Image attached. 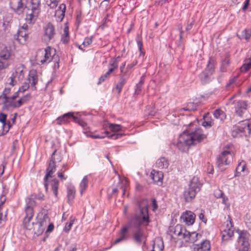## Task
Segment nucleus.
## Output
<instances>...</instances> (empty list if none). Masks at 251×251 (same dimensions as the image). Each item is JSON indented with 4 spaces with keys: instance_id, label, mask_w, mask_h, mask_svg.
I'll return each instance as SVG.
<instances>
[{
    "instance_id": "f257e3e1",
    "label": "nucleus",
    "mask_w": 251,
    "mask_h": 251,
    "mask_svg": "<svg viewBox=\"0 0 251 251\" xmlns=\"http://www.w3.org/2000/svg\"><path fill=\"white\" fill-rule=\"evenodd\" d=\"M197 122L191 123L187 126V128L181 134L177 140L176 147L179 150L182 152L188 150L189 147L196 142H201L205 138V135L202 133L201 129L197 127Z\"/></svg>"
},
{
    "instance_id": "f03ea898",
    "label": "nucleus",
    "mask_w": 251,
    "mask_h": 251,
    "mask_svg": "<svg viewBox=\"0 0 251 251\" xmlns=\"http://www.w3.org/2000/svg\"><path fill=\"white\" fill-rule=\"evenodd\" d=\"M150 222L148 209L146 206L140 207V212L129 221L128 223V226L129 227H138V229L133 234L134 239L137 243H145L147 235L145 233L144 230L142 228L139 227V226H147Z\"/></svg>"
},
{
    "instance_id": "7ed1b4c3",
    "label": "nucleus",
    "mask_w": 251,
    "mask_h": 251,
    "mask_svg": "<svg viewBox=\"0 0 251 251\" xmlns=\"http://www.w3.org/2000/svg\"><path fill=\"white\" fill-rule=\"evenodd\" d=\"M59 57L56 54V50L51 47L38 50L35 56L34 61L37 65H46L52 61L54 63L53 69L59 68Z\"/></svg>"
},
{
    "instance_id": "20e7f679",
    "label": "nucleus",
    "mask_w": 251,
    "mask_h": 251,
    "mask_svg": "<svg viewBox=\"0 0 251 251\" xmlns=\"http://www.w3.org/2000/svg\"><path fill=\"white\" fill-rule=\"evenodd\" d=\"M168 232L172 238L180 241L182 243H194L201 236L196 232H190L178 224L175 226L170 227Z\"/></svg>"
},
{
    "instance_id": "39448f33",
    "label": "nucleus",
    "mask_w": 251,
    "mask_h": 251,
    "mask_svg": "<svg viewBox=\"0 0 251 251\" xmlns=\"http://www.w3.org/2000/svg\"><path fill=\"white\" fill-rule=\"evenodd\" d=\"M55 152L52 154L51 160L49 163V166L47 169V173L44 177V186L46 191L50 190L53 193L54 196V201H56L57 200L58 189L59 186L58 181L55 178H53L52 175L56 171V166L55 164V161L53 160V155L54 154Z\"/></svg>"
},
{
    "instance_id": "423d86ee",
    "label": "nucleus",
    "mask_w": 251,
    "mask_h": 251,
    "mask_svg": "<svg viewBox=\"0 0 251 251\" xmlns=\"http://www.w3.org/2000/svg\"><path fill=\"white\" fill-rule=\"evenodd\" d=\"M71 118H73L75 122L82 127L83 132L87 137L92 138H102L104 137V135H94L89 130V127L87 126V123L82 120L75 117L74 113L68 112L65 113L62 116L57 118L56 121L58 125H61L68 123Z\"/></svg>"
},
{
    "instance_id": "0eeeda50",
    "label": "nucleus",
    "mask_w": 251,
    "mask_h": 251,
    "mask_svg": "<svg viewBox=\"0 0 251 251\" xmlns=\"http://www.w3.org/2000/svg\"><path fill=\"white\" fill-rule=\"evenodd\" d=\"M102 128L105 130L104 132L98 135H104L102 139L107 137L109 139H117L125 135L122 133H118L120 131H124L125 128L120 125L111 124L107 121H104L102 125ZM94 135H97L95 133L92 132Z\"/></svg>"
},
{
    "instance_id": "6e6552de",
    "label": "nucleus",
    "mask_w": 251,
    "mask_h": 251,
    "mask_svg": "<svg viewBox=\"0 0 251 251\" xmlns=\"http://www.w3.org/2000/svg\"><path fill=\"white\" fill-rule=\"evenodd\" d=\"M25 67L23 65L20 64L17 66L15 70V71L12 73L11 76L8 78L6 82V87L4 89L3 94L4 96L5 99L6 96H9L11 88L17 85L20 82L24 77Z\"/></svg>"
},
{
    "instance_id": "1a4fd4ad",
    "label": "nucleus",
    "mask_w": 251,
    "mask_h": 251,
    "mask_svg": "<svg viewBox=\"0 0 251 251\" xmlns=\"http://www.w3.org/2000/svg\"><path fill=\"white\" fill-rule=\"evenodd\" d=\"M234 156L232 146H227L224 148L222 153L217 157V164L222 171L225 170V166L229 165L232 161Z\"/></svg>"
},
{
    "instance_id": "9d476101",
    "label": "nucleus",
    "mask_w": 251,
    "mask_h": 251,
    "mask_svg": "<svg viewBox=\"0 0 251 251\" xmlns=\"http://www.w3.org/2000/svg\"><path fill=\"white\" fill-rule=\"evenodd\" d=\"M201 184L197 177H193L190 180L188 187L184 192V197L187 202L191 201L196 197L197 193L200 191Z\"/></svg>"
},
{
    "instance_id": "9b49d317",
    "label": "nucleus",
    "mask_w": 251,
    "mask_h": 251,
    "mask_svg": "<svg viewBox=\"0 0 251 251\" xmlns=\"http://www.w3.org/2000/svg\"><path fill=\"white\" fill-rule=\"evenodd\" d=\"M251 133V122L249 120L241 121L234 126L232 131V136L236 137L239 133L248 136Z\"/></svg>"
},
{
    "instance_id": "f8f14e48",
    "label": "nucleus",
    "mask_w": 251,
    "mask_h": 251,
    "mask_svg": "<svg viewBox=\"0 0 251 251\" xmlns=\"http://www.w3.org/2000/svg\"><path fill=\"white\" fill-rule=\"evenodd\" d=\"M11 62L10 48L5 46H1L0 49V71L7 68Z\"/></svg>"
},
{
    "instance_id": "ddd939ff",
    "label": "nucleus",
    "mask_w": 251,
    "mask_h": 251,
    "mask_svg": "<svg viewBox=\"0 0 251 251\" xmlns=\"http://www.w3.org/2000/svg\"><path fill=\"white\" fill-rule=\"evenodd\" d=\"M38 81V74L35 70H31L28 74V77L26 81L19 89L18 92L23 93L29 88L30 84L31 89H35V86Z\"/></svg>"
},
{
    "instance_id": "4468645a",
    "label": "nucleus",
    "mask_w": 251,
    "mask_h": 251,
    "mask_svg": "<svg viewBox=\"0 0 251 251\" xmlns=\"http://www.w3.org/2000/svg\"><path fill=\"white\" fill-rule=\"evenodd\" d=\"M234 228L231 222V219L228 216L226 221L224 223L221 229L222 238L224 240H227L233 236Z\"/></svg>"
},
{
    "instance_id": "2eb2a0df",
    "label": "nucleus",
    "mask_w": 251,
    "mask_h": 251,
    "mask_svg": "<svg viewBox=\"0 0 251 251\" xmlns=\"http://www.w3.org/2000/svg\"><path fill=\"white\" fill-rule=\"evenodd\" d=\"M214 60L209 59L206 70L200 75L201 80L204 83H207L212 79L211 75L214 72Z\"/></svg>"
},
{
    "instance_id": "dca6fc26",
    "label": "nucleus",
    "mask_w": 251,
    "mask_h": 251,
    "mask_svg": "<svg viewBox=\"0 0 251 251\" xmlns=\"http://www.w3.org/2000/svg\"><path fill=\"white\" fill-rule=\"evenodd\" d=\"M238 234L237 242L243 249L247 248L250 246L249 238L250 234L249 232L244 230H237L236 231Z\"/></svg>"
},
{
    "instance_id": "f3484780",
    "label": "nucleus",
    "mask_w": 251,
    "mask_h": 251,
    "mask_svg": "<svg viewBox=\"0 0 251 251\" xmlns=\"http://www.w3.org/2000/svg\"><path fill=\"white\" fill-rule=\"evenodd\" d=\"M27 0H12L10 5L19 14L23 12L25 8H27Z\"/></svg>"
},
{
    "instance_id": "a211bd4d",
    "label": "nucleus",
    "mask_w": 251,
    "mask_h": 251,
    "mask_svg": "<svg viewBox=\"0 0 251 251\" xmlns=\"http://www.w3.org/2000/svg\"><path fill=\"white\" fill-rule=\"evenodd\" d=\"M34 9L35 10L30 7H27L26 10L25 20L26 23L28 24H34L36 22L41 12L36 10V8Z\"/></svg>"
},
{
    "instance_id": "6ab92c4d",
    "label": "nucleus",
    "mask_w": 251,
    "mask_h": 251,
    "mask_svg": "<svg viewBox=\"0 0 251 251\" xmlns=\"http://www.w3.org/2000/svg\"><path fill=\"white\" fill-rule=\"evenodd\" d=\"M43 37L46 42L50 41L55 35L54 26L50 23L47 24L43 27Z\"/></svg>"
},
{
    "instance_id": "aec40b11",
    "label": "nucleus",
    "mask_w": 251,
    "mask_h": 251,
    "mask_svg": "<svg viewBox=\"0 0 251 251\" xmlns=\"http://www.w3.org/2000/svg\"><path fill=\"white\" fill-rule=\"evenodd\" d=\"M196 215L192 211H186L180 216V220L188 226L192 225L195 221Z\"/></svg>"
},
{
    "instance_id": "412c9836",
    "label": "nucleus",
    "mask_w": 251,
    "mask_h": 251,
    "mask_svg": "<svg viewBox=\"0 0 251 251\" xmlns=\"http://www.w3.org/2000/svg\"><path fill=\"white\" fill-rule=\"evenodd\" d=\"M154 183L158 185H161L163 182V174L161 171L152 170L150 175Z\"/></svg>"
},
{
    "instance_id": "4be33fe9",
    "label": "nucleus",
    "mask_w": 251,
    "mask_h": 251,
    "mask_svg": "<svg viewBox=\"0 0 251 251\" xmlns=\"http://www.w3.org/2000/svg\"><path fill=\"white\" fill-rule=\"evenodd\" d=\"M65 11L66 5L64 3H61L55 11L54 17L57 22H60L63 20Z\"/></svg>"
},
{
    "instance_id": "5701e85b",
    "label": "nucleus",
    "mask_w": 251,
    "mask_h": 251,
    "mask_svg": "<svg viewBox=\"0 0 251 251\" xmlns=\"http://www.w3.org/2000/svg\"><path fill=\"white\" fill-rule=\"evenodd\" d=\"M14 38L20 44H25L28 38L27 31L24 29H19L17 34L15 35Z\"/></svg>"
},
{
    "instance_id": "b1692460",
    "label": "nucleus",
    "mask_w": 251,
    "mask_h": 251,
    "mask_svg": "<svg viewBox=\"0 0 251 251\" xmlns=\"http://www.w3.org/2000/svg\"><path fill=\"white\" fill-rule=\"evenodd\" d=\"M211 244L209 240H205L200 244L196 245L193 248V251H210Z\"/></svg>"
},
{
    "instance_id": "393cba45",
    "label": "nucleus",
    "mask_w": 251,
    "mask_h": 251,
    "mask_svg": "<svg viewBox=\"0 0 251 251\" xmlns=\"http://www.w3.org/2000/svg\"><path fill=\"white\" fill-rule=\"evenodd\" d=\"M129 227V226H125L121 229L119 234V237L113 242V244H118L126 241L127 239V231Z\"/></svg>"
},
{
    "instance_id": "a878e982",
    "label": "nucleus",
    "mask_w": 251,
    "mask_h": 251,
    "mask_svg": "<svg viewBox=\"0 0 251 251\" xmlns=\"http://www.w3.org/2000/svg\"><path fill=\"white\" fill-rule=\"evenodd\" d=\"M7 115L6 114L0 113V122L2 124L3 130L2 132V135L6 134L9 130L11 125L10 122L6 123V120Z\"/></svg>"
},
{
    "instance_id": "bb28decb",
    "label": "nucleus",
    "mask_w": 251,
    "mask_h": 251,
    "mask_svg": "<svg viewBox=\"0 0 251 251\" xmlns=\"http://www.w3.org/2000/svg\"><path fill=\"white\" fill-rule=\"evenodd\" d=\"M33 213H31V211H28V213H26V215L24 219L23 224L25 228L30 230L33 228L34 226L33 223H30L31 220L32 219Z\"/></svg>"
},
{
    "instance_id": "cd10ccee",
    "label": "nucleus",
    "mask_w": 251,
    "mask_h": 251,
    "mask_svg": "<svg viewBox=\"0 0 251 251\" xmlns=\"http://www.w3.org/2000/svg\"><path fill=\"white\" fill-rule=\"evenodd\" d=\"M247 104L245 101H239L235 107L236 113L241 116L247 109Z\"/></svg>"
},
{
    "instance_id": "c85d7f7f",
    "label": "nucleus",
    "mask_w": 251,
    "mask_h": 251,
    "mask_svg": "<svg viewBox=\"0 0 251 251\" xmlns=\"http://www.w3.org/2000/svg\"><path fill=\"white\" fill-rule=\"evenodd\" d=\"M169 165V160L164 157L158 158L156 162V166L160 169H166Z\"/></svg>"
},
{
    "instance_id": "c756f323",
    "label": "nucleus",
    "mask_w": 251,
    "mask_h": 251,
    "mask_svg": "<svg viewBox=\"0 0 251 251\" xmlns=\"http://www.w3.org/2000/svg\"><path fill=\"white\" fill-rule=\"evenodd\" d=\"M126 65V62H123L120 67L121 75L125 77L126 78H129L130 75L132 73V71L130 69H127V67H126L125 68V66Z\"/></svg>"
},
{
    "instance_id": "7c9ffc66",
    "label": "nucleus",
    "mask_w": 251,
    "mask_h": 251,
    "mask_svg": "<svg viewBox=\"0 0 251 251\" xmlns=\"http://www.w3.org/2000/svg\"><path fill=\"white\" fill-rule=\"evenodd\" d=\"M88 176H85L81 181L79 186V190L81 195H82L83 193L86 191L88 187Z\"/></svg>"
},
{
    "instance_id": "2f4dec72",
    "label": "nucleus",
    "mask_w": 251,
    "mask_h": 251,
    "mask_svg": "<svg viewBox=\"0 0 251 251\" xmlns=\"http://www.w3.org/2000/svg\"><path fill=\"white\" fill-rule=\"evenodd\" d=\"M36 205L35 201L31 198H28L26 199L25 213H28V211H31V213H33V207Z\"/></svg>"
},
{
    "instance_id": "473e14b6",
    "label": "nucleus",
    "mask_w": 251,
    "mask_h": 251,
    "mask_svg": "<svg viewBox=\"0 0 251 251\" xmlns=\"http://www.w3.org/2000/svg\"><path fill=\"white\" fill-rule=\"evenodd\" d=\"M213 115L216 119L222 122H223L226 117L225 112L220 109L215 110L213 113Z\"/></svg>"
},
{
    "instance_id": "72a5a7b5",
    "label": "nucleus",
    "mask_w": 251,
    "mask_h": 251,
    "mask_svg": "<svg viewBox=\"0 0 251 251\" xmlns=\"http://www.w3.org/2000/svg\"><path fill=\"white\" fill-rule=\"evenodd\" d=\"M164 245L162 240H158L154 242L150 251H163Z\"/></svg>"
},
{
    "instance_id": "f704fd0d",
    "label": "nucleus",
    "mask_w": 251,
    "mask_h": 251,
    "mask_svg": "<svg viewBox=\"0 0 251 251\" xmlns=\"http://www.w3.org/2000/svg\"><path fill=\"white\" fill-rule=\"evenodd\" d=\"M27 7H30L35 10L41 11V1L40 0H30V3L27 4Z\"/></svg>"
},
{
    "instance_id": "c9c22d12",
    "label": "nucleus",
    "mask_w": 251,
    "mask_h": 251,
    "mask_svg": "<svg viewBox=\"0 0 251 251\" xmlns=\"http://www.w3.org/2000/svg\"><path fill=\"white\" fill-rule=\"evenodd\" d=\"M75 186L70 185L67 188V196L69 201H72L75 198Z\"/></svg>"
},
{
    "instance_id": "e433bc0d",
    "label": "nucleus",
    "mask_w": 251,
    "mask_h": 251,
    "mask_svg": "<svg viewBox=\"0 0 251 251\" xmlns=\"http://www.w3.org/2000/svg\"><path fill=\"white\" fill-rule=\"evenodd\" d=\"M128 79V78L124 77L120 75V78L116 87V89L118 91V93H120L121 92L124 85L126 84Z\"/></svg>"
},
{
    "instance_id": "4c0bfd02",
    "label": "nucleus",
    "mask_w": 251,
    "mask_h": 251,
    "mask_svg": "<svg viewBox=\"0 0 251 251\" xmlns=\"http://www.w3.org/2000/svg\"><path fill=\"white\" fill-rule=\"evenodd\" d=\"M128 184L127 180L126 178H123L122 179H119V188L122 190L123 192V195H125L126 187Z\"/></svg>"
},
{
    "instance_id": "58836bf2",
    "label": "nucleus",
    "mask_w": 251,
    "mask_h": 251,
    "mask_svg": "<svg viewBox=\"0 0 251 251\" xmlns=\"http://www.w3.org/2000/svg\"><path fill=\"white\" fill-rule=\"evenodd\" d=\"M119 57H117L116 58H113L111 60L109 65L111 66L109 69H112V72L118 68V63L119 62Z\"/></svg>"
},
{
    "instance_id": "ea45409f",
    "label": "nucleus",
    "mask_w": 251,
    "mask_h": 251,
    "mask_svg": "<svg viewBox=\"0 0 251 251\" xmlns=\"http://www.w3.org/2000/svg\"><path fill=\"white\" fill-rule=\"evenodd\" d=\"M19 92L18 91L12 96H6L5 99L6 102L9 103V105L11 106V103L15 102L16 101L15 99L19 96Z\"/></svg>"
},
{
    "instance_id": "a19ab883",
    "label": "nucleus",
    "mask_w": 251,
    "mask_h": 251,
    "mask_svg": "<svg viewBox=\"0 0 251 251\" xmlns=\"http://www.w3.org/2000/svg\"><path fill=\"white\" fill-rule=\"evenodd\" d=\"M60 0H45L46 4L51 9L56 8Z\"/></svg>"
},
{
    "instance_id": "79ce46f5",
    "label": "nucleus",
    "mask_w": 251,
    "mask_h": 251,
    "mask_svg": "<svg viewBox=\"0 0 251 251\" xmlns=\"http://www.w3.org/2000/svg\"><path fill=\"white\" fill-rule=\"evenodd\" d=\"M203 119L204 121L202 123V125L203 126L207 128L211 127L213 125V122L212 120L209 118L207 116H204Z\"/></svg>"
},
{
    "instance_id": "37998d69",
    "label": "nucleus",
    "mask_w": 251,
    "mask_h": 251,
    "mask_svg": "<svg viewBox=\"0 0 251 251\" xmlns=\"http://www.w3.org/2000/svg\"><path fill=\"white\" fill-rule=\"evenodd\" d=\"M197 103L196 101L189 102L186 106V108H184V110L188 111H194L197 109Z\"/></svg>"
},
{
    "instance_id": "c03bdc74",
    "label": "nucleus",
    "mask_w": 251,
    "mask_h": 251,
    "mask_svg": "<svg viewBox=\"0 0 251 251\" xmlns=\"http://www.w3.org/2000/svg\"><path fill=\"white\" fill-rule=\"evenodd\" d=\"M245 168H246L245 162L244 161H242L238 164V165L236 168V171L238 173H241V172H244L245 171Z\"/></svg>"
},
{
    "instance_id": "a18cd8bd",
    "label": "nucleus",
    "mask_w": 251,
    "mask_h": 251,
    "mask_svg": "<svg viewBox=\"0 0 251 251\" xmlns=\"http://www.w3.org/2000/svg\"><path fill=\"white\" fill-rule=\"evenodd\" d=\"M64 34L61 37V41L63 44H67L69 41V37L68 36V32L67 29L65 28L64 31Z\"/></svg>"
},
{
    "instance_id": "49530a36",
    "label": "nucleus",
    "mask_w": 251,
    "mask_h": 251,
    "mask_svg": "<svg viewBox=\"0 0 251 251\" xmlns=\"http://www.w3.org/2000/svg\"><path fill=\"white\" fill-rule=\"evenodd\" d=\"M112 73V69H109L108 71L103 75L101 76L99 79V83H100L103 82L107 78L109 77L111 74Z\"/></svg>"
},
{
    "instance_id": "de8ad7c7",
    "label": "nucleus",
    "mask_w": 251,
    "mask_h": 251,
    "mask_svg": "<svg viewBox=\"0 0 251 251\" xmlns=\"http://www.w3.org/2000/svg\"><path fill=\"white\" fill-rule=\"evenodd\" d=\"M242 36L246 40H248L251 37V30L245 29L242 32Z\"/></svg>"
},
{
    "instance_id": "09e8293b",
    "label": "nucleus",
    "mask_w": 251,
    "mask_h": 251,
    "mask_svg": "<svg viewBox=\"0 0 251 251\" xmlns=\"http://www.w3.org/2000/svg\"><path fill=\"white\" fill-rule=\"evenodd\" d=\"M251 67V60L247 61L241 67L242 71H247Z\"/></svg>"
},
{
    "instance_id": "8fccbe9b",
    "label": "nucleus",
    "mask_w": 251,
    "mask_h": 251,
    "mask_svg": "<svg viewBox=\"0 0 251 251\" xmlns=\"http://www.w3.org/2000/svg\"><path fill=\"white\" fill-rule=\"evenodd\" d=\"M229 64V60L228 58H226L223 61L222 63V65L221 67V71L222 72H225L226 71V67Z\"/></svg>"
},
{
    "instance_id": "3c124183",
    "label": "nucleus",
    "mask_w": 251,
    "mask_h": 251,
    "mask_svg": "<svg viewBox=\"0 0 251 251\" xmlns=\"http://www.w3.org/2000/svg\"><path fill=\"white\" fill-rule=\"evenodd\" d=\"M24 102L23 101L22 98H20L19 100H16L15 102H13L11 103V106L13 107H19L21 105H22Z\"/></svg>"
},
{
    "instance_id": "603ef678",
    "label": "nucleus",
    "mask_w": 251,
    "mask_h": 251,
    "mask_svg": "<svg viewBox=\"0 0 251 251\" xmlns=\"http://www.w3.org/2000/svg\"><path fill=\"white\" fill-rule=\"evenodd\" d=\"M74 220H72L69 223H66L64 228V230L65 232H68L70 230L73 225L74 224Z\"/></svg>"
},
{
    "instance_id": "864d4df0",
    "label": "nucleus",
    "mask_w": 251,
    "mask_h": 251,
    "mask_svg": "<svg viewBox=\"0 0 251 251\" xmlns=\"http://www.w3.org/2000/svg\"><path fill=\"white\" fill-rule=\"evenodd\" d=\"M36 227H38L39 228V229L37 231V233L38 234H41L44 231V228H43L42 224L40 223H37V224H36L35 226H33V228L34 230L36 229Z\"/></svg>"
},
{
    "instance_id": "5fc2aeb1",
    "label": "nucleus",
    "mask_w": 251,
    "mask_h": 251,
    "mask_svg": "<svg viewBox=\"0 0 251 251\" xmlns=\"http://www.w3.org/2000/svg\"><path fill=\"white\" fill-rule=\"evenodd\" d=\"M92 43V37L85 38L82 45L84 47H87Z\"/></svg>"
},
{
    "instance_id": "6e6d98bb",
    "label": "nucleus",
    "mask_w": 251,
    "mask_h": 251,
    "mask_svg": "<svg viewBox=\"0 0 251 251\" xmlns=\"http://www.w3.org/2000/svg\"><path fill=\"white\" fill-rule=\"evenodd\" d=\"M215 197L217 198H221L224 196L223 192L220 189H216L214 192Z\"/></svg>"
},
{
    "instance_id": "4d7b16f0",
    "label": "nucleus",
    "mask_w": 251,
    "mask_h": 251,
    "mask_svg": "<svg viewBox=\"0 0 251 251\" xmlns=\"http://www.w3.org/2000/svg\"><path fill=\"white\" fill-rule=\"evenodd\" d=\"M65 167L66 165H64L63 166V169L60 171H58L57 173L58 177H59L62 180L66 179V177H64L63 175V173L66 171Z\"/></svg>"
},
{
    "instance_id": "13d9d810",
    "label": "nucleus",
    "mask_w": 251,
    "mask_h": 251,
    "mask_svg": "<svg viewBox=\"0 0 251 251\" xmlns=\"http://www.w3.org/2000/svg\"><path fill=\"white\" fill-rule=\"evenodd\" d=\"M199 219L204 223H206L207 221L206 218L205 217L204 212L202 211L199 215Z\"/></svg>"
},
{
    "instance_id": "bf43d9fd",
    "label": "nucleus",
    "mask_w": 251,
    "mask_h": 251,
    "mask_svg": "<svg viewBox=\"0 0 251 251\" xmlns=\"http://www.w3.org/2000/svg\"><path fill=\"white\" fill-rule=\"evenodd\" d=\"M221 198L222 199V203L225 204L227 208L229 207V204L228 202V198L224 196H223Z\"/></svg>"
},
{
    "instance_id": "052dcab7",
    "label": "nucleus",
    "mask_w": 251,
    "mask_h": 251,
    "mask_svg": "<svg viewBox=\"0 0 251 251\" xmlns=\"http://www.w3.org/2000/svg\"><path fill=\"white\" fill-rule=\"evenodd\" d=\"M142 85H140V84H137L135 86V94L136 95H138L140 94L141 89H142Z\"/></svg>"
},
{
    "instance_id": "680f3d73",
    "label": "nucleus",
    "mask_w": 251,
    "mask_h": 251,
    "mask_svg": "<svg viewBox=\"0 0 251 251\" xmlns=\"http://www.w3.org/2000/svg\"><path fill=\"white\" fill-rule=\"evenodd\" d=\"M137 61L134 60L133 61V62L131 64H128L126 67H127V69H130L131 71H132V68L137 65Z\"/></svg>"
},
{
    "instance_id": "e2e57ef3",
    "label": "nucleus",
    "mask_w": 251,
    "mask_h": 251,
    "mask_svg": "<svg viewBox=\"0 0 251 251\" xmlns=\"http://www.w3.org/2000/svg\"><path fill=\"white\" fill-rule=\"evenodd\" d=\"M30 95L29 94H27L26 95L24 96V97H22L21 98L22 99L23 101L25 103L30 100Z\"/></svg>"
},
{
    "instance_id": "0e129e2a",
    "label": "nucleus",
    "mask_w": 251,
    "mask_h": 251,
    "mask_svg": "<svg viewBox=\"0 0 251 251\" xmlns=\"http://www.w3.org/2000/svg\"><path fill=\"white\" fill-rule=\"evenodd\" d=\"M250 0H245L244 2V4L243 7H242V10L243 11H245L247 8L248 7L249 4Z\"/></svg>"
},
{
    "instance_id": "69168bd1",
    "label": "nucleus",
    "mask_w": 251,
    "mask_h": 251,
    "mask_svg": "<svg viewBox=\"0 0 251 251\" xmlns=\"http://www.w3.org/2000/svg\"><path fill=\"white\" fill-rule=\"evenodd\" d=\"M6 201V198L4 196H1L0 197V207L4 204Z\"/></svg>"
},
{
    "instance_id": "338daca9",
    "label": "nucleus",
    "mask_w": 251,
    "mask_h": 251,
    "mask_svg": "<svg viewBox=\"0 0 251 251\" xmlns=\"http://www.w3.org/2000/svg\"><path fill=\"white\" fill-rule=\"evenodd\" d=\"M53 225L52 224H50L49 225L47 231L48 232H50L53 229Z\"/></svg>"
},
{
    "instance_id": "774afa93",
    "label": "nucleus",
    "mask_w": 251,
    "mask_h": 251,
    "mask_svg": "<svg viewBox=\"0 0 251 251\" xmlns=\"http://www.w3.org/2000/svg\"><path fill=\"white\" fill-rule=\"evenodd\" d=\"M137 45H138V47L139 48V50L141 51V49H142V43L140 40H137Z\"/></svg>"
}]
</instances>
